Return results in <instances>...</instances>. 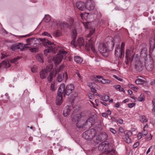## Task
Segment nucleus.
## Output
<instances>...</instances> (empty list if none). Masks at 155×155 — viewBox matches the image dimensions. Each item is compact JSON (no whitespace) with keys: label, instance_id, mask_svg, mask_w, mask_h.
Returning a JSON list of instances; mask_svg holds the SVG:
<instances>
[{"label":"nucleus","instance_id":"obj_1","mask_svg":"<svg viewBox=\"0 0 155 155\" xmlns=\"http://www.w3.org/2000/svg\"><path fill=\"white\" fill-rule=\"evenodd\" d=\"M81 115L80 114H76L72 118V120L74 124H76L77 127L79 128H82L83 129L89 128L93 125L94 122L93 118H90L88 119L85 122L81 120Z\"/></svg>","mask_w":155,"mask_h":155},{"label":"nucleus","instance_id":"obj_2","mask_svg":"<svg viewBox=\"0 0 155 155\" xmlns=\"http://www.w3.org/2000/svg\"><path fill=\"white\" fill-rule=\"evenodd\" d=\"M57 72V71L54 70H52V67L51 66H47L45 70H42L40 72V75L41 78L42 79L45 78L47 75H48L47 77V80L48 81L51 82L54 77H55Z\"/></svg>","mask_w":155,"mask_h":155},{"label":"nucleus","instance_id":"obj_3","mask_svg":"<svg viewBox=\"0 0 155 155\" xmlns=\"http://www.w3.org/2000/svg\"><path fill=\"white\" fill-rule=\"evenodd\" d=\"M95 31V29L94 28H92L89 31V34L86 35V38L90 37H91V38H90L89 39H88V38L87 39L88 40V41L87 42V43L85 45L86 48L87 50H89L90 49V46H91V50L94 53H96V51L95 50L94 46V39L92 38V36L94 35Z\"/></svg>","mask_w":155,"mask_h":155},{"label":"nucleus","instance_id":"obj_4","mask_svg":"<svg viewBox=\"0 0 155 155\" xmlns=\"http://www.w3.org/2000/svg\"><path fill=\"white\" fill-rule=\"evenodd\" d=\"M74 90V87L72 84H68L66 87L64 84H61L58 89V92L67 95H69L73 92Z\"/></svg>","mask_w":155,"mask_h":155},{"label":"nucleus","instance_id":"obj_5","mask_svg":"<svg viewBox=\"0 0 155 155\" xmlns=\"http://www.w3.org/2000/svg\"><path fill=\"white\" fill-rule=\"evenodd\" d=\"M39 41L42 42V45L48 48V52H50L55 51V45L53 42H51L45 38H39Z\"/></svg>","mask_w":155,"mask_h":155},{"label":"nucleus","instance_id":"obj_6","mask_svg":"<svg viewBox=\"0 0 155 155\" xmlns=\"http://www.w3.org/2000/svg\"><path fill=\"white\" fill-rule=\"evenodd\" d=\"M108 38H106L105 40L106 41L105 44L108 51H112L115 45V42L117 41L120 42V38L119 37H114L113 38L112 37H110L109 38V40L108 41Z\"/></svg>","mask_w":155,"mask_h":155},{"label":"nucleus","instance_id":"obj_7","mask_svg":"<svg viewBox=\"0 0 155 155\" xmlns=\"http://www.w3.org/2000/svg\"><path fill=\"white\" fill-rule=\"evenodd\" d=\"M124 47L125 43L124 42L121 43L120 47L119 45H116L115 52L116 57L121 58L124 56Z\"/></svg>","mask_w":155,"mask_h":155},{"label":"nucleus","instance_id":"obj_8","mask_svg":"<svg viewBox=\"0 0 155 155\" xmlns=\"http://www.w3.org/2000/svg\"><path fill=\"white\" fill-rule=\"evenodd\" d=\"M134 48L131 47L129 49H127L125 52V57L126 60L125 62L127 65L128 64L129 62H131L133 60V58L135 54L134 51Z\"/></svg>","mask_w":155,"mask_h":155},{"label":"nucleus","instance_id":"obj_9","mask_svg":"<svg viewBox=\"0 0 155 155\" xmlns=\"http://www.w3.org/2000/svg\"><path fill=\"white\" fill-rule=\"evenodd\" d=\"M96 134V130L92 128L84 133L82 134V137L86 140H90L95 137Z\"/></svg>","mask_w":155,"mask_h":155},{"label":"nucleus","instance_id":"obj_10","mask_svg":"<svg viewBox=\"0 0 155 155\" xmlns=\"http://www.w3.org/2000/svg\"><path fill=\"white\" fill-rule=\"evenodd\" d=\"M109 144L107 142H102L98 146V150L102 153L107 152L109 154L112 152L114 153V150L112 149L110 150L109 149Z\"/></svg>","mask_w":155,"mask_h":155},{"label":"nucleus","instance_id":"obj_11","mask_svg":"<svg viewBox=\"0 0 155 155\" xmlns=\"http://www.w3.org/2000/svg\"><path fill=\"white\" fill-rule=\"evenodd\" d=\"M34 39L35 38H28L26 39L27 44H26V45H31L32 44L34 43V46H32L33 47L29 48L30 51L32 52H36L38 50V49L37 48L35 47L37 46V44H35V45L36 46H35L34 42L35 41Z\"/></svg>","mask_w":155,"mask_h":155},{"label":"nucleus","instance_id":"obj_12","mask_svg":"<svg viewBox=\"0 0 155 155\" xmlns=\"http://www.w3.org/2000/svg\"><path fill=\"white\" fill-rule=\"evenodd\" d=\"M140 47L141 50L140 56L141 58H144L145 60L147 59V45L145 44H143L141 45Z\"/></svg>","mask_w":155,"mask_h":155},{"label":"nucleus","instance_id":"obj_13","mask_svg":"<svg viewBox=\"0 0 155 155\" xmlns=\"http://www.w3.org/2000/svg\"><path fill=\"white\" fill-rule=\"evenodd\" d=\"M98 50L101 54L104 56L107 57L108 56V52H109L105 44H100L98 47Z\"/></svg>","mask_w":155,"mask_h":155},{"label":"nucleus","instance_id":"obj_14","mask_svg":"<svg viewBox=\"0 0 155 155\" xmlns=\"http://www.w3.org/2000/svg\"><path fill=\"white\" fill-rule=\"evenodd\" d=\"M145 65L146 69L149 71H152L153 68V61L151 58L150 60H145Z\"/></svg>","mask_w":155,"mask_h":155},{"label":"nucleus","instance_id":"obj_15","mask_svg":"<svg viewBox=\"0 0 155 155\" xmlns=\"http://www.w3.org/2000/svg\"><path fill=\"white\" fill-rule=\"evenodd\" d=\"M150 48L149 52L152 54L153 50H155V36H154L151 40L150 41Z\"/></svg>","mask_w":155,"mask_h":155},{"label":"nucleus","instance_id":"obj_16","mask_svg":"<svg viewBox=\"0 0 155 155\" xmlns=\"http://www.w3.org/2000/svg\"><path fill=\"white\" fill-rule=\"evenodd\" d=\"M76 6L79 10H84L86 8L85 3L83 2H78L76 3Z\"/></svg>","mask_w":155,"mask_h":155},{"label":"nucleus","instance_id":"obj_17","mask_svg":"<svg viewBox=\"0 0 155 155\" xmlns=\"http://www.w3.org/2000/svg\"><path fill=\"white\" fill-rule=\"evenodd\" d=\"M135 68L136 70L139 71H141L143 69V65L140 61H136Z\"/></svg>","mask_w":155,"mask_h":155},{"label":"nucleus","instance_id":"obj_18","mask_svg":"<svg viewBox=\"0 0 155 155\" xmlns=\"http://www.w3.org/2000/svg\"><path fill=\"white\" fill-rule=\"evenodd\" d=\"M67 72L63 73V74H58L57 76V80L58 82H61L64 78H65L66 80L67 79Z\"/></svg>","mask_w":155,"mask_h":155},{"label":"nucleus","instance_id":"obj_19","mask_svg":"<svg viewBox=\"0 0 155 155\" xmlns=\"http://www.w3.org/2000/svg\"><path fill=\"white\" fill-rule=\"evenodd\" d=\"M62 93H59L58 92V95L59 97L58 98H57L56 99V103L57 105H60L62 102Z\"/></svg>","mask_w":155,"mask_h":155},{"label":"nucleus","instance_id":"obj_20","mask_svg":"<svg viewBox=\"0 0 155 155\" xmlns=\"http://www.w3.org/2000/svg\"><path fill=\"white\" fill-rule=\"evenodd\" d=\"M71 107L67 106H66L63 110V115L64 117H66L70 112Z\"/></svg>","mask_w":155,"mask_h":155},{"label":"nucleus","instance_id":"obj_21","mask_svg":"<svg viewBox=\"0 0 155 155\" xmlns=\"http://www.w3.org/2000/svg\"><path fill=\"white\" fill-rule=\"evenodd\" d=\"M63 56V55L58 54L55 57L53 58V60L57 63H60L62 60Z\"/></svg>","mask_w":155,"mask_h":155},{"label":"nucleus","instance_id":"obj_22","mask_svg":"<svg viewBox=\"0 0 155 155\" xmlns=\"http://www.w3.org/2000/svg\"><path fill=\"white\" fill-rule=\"evenodd\" d=\"M68 21H69V24L70 25V26H68V28H70L71 27L74 26L75 28H76V25L78 24V23L76 22L74 23V19L72 18H71L69 19Z\"/></svg>","mask_w":155,"mask_h":155},{"label":"nucleus","instance_id":"obj_23","mask_svg":"<svg viewBox=\"0 0 155 155\" xmlns=\"http://www.w3.org/2000/svg\"><path fill=\"white\" fill-rule=\"evenodd\" d=\"M77 36V33L76 32V31L75 29H74L72 31V37L73 39L71 41V44H74Z\"/></svg>","mask_w":155,"mask_h":155},{"label":"nucleus","instance_id":"obj_24","mask_svg":"<svg viewBox=\"0 0 155 155\" xmlns=\"http://www.w3.org/2000/svg\"><path fill=\"white\" fill-rule=\"evenodd\" d=\"M101 139V141H105L106 140L107 138V135L106 133H101L99 134Z\"/></svg>","mask_w":155,"mask_h":155},{"label":"nucleus","instance_id":"obj_25","mask_svg":"<svg viewBox=\"0 0 155 155\" xmlns=\"http://www.w3.org/2000/svg\"><path fill=\"white\" fill-rule=\"evenodd\" d=\"M74 61L78 63H81L83 61L82 58L78 56H75L74 58Z\"/></svg>","mask_w":155,"mask_h":155},{"label":"nucleus","instance_id":"obj_26","mask_svg":"<svg viewBox=\"0 0 155 155\" xmlns=\"http://www.w3.org/2000/svg\"><path fill=\"white\" fill-rule=\"evenodd\" d=\"M10 66V64L9 63H8L6 61H3L0 64V67H9Z\"/></svg>","mask_w":155,"mask_h":155},{"label":"nucleus","instance_id":"obj_27","mask_svg":"<svg viewBox=\"0 0 155 155\" xmlns=\"http://www.w3.org/2000/svg\"><path fill=\"white\" fill-rule=\"evenodd\" d=\"M18 47V49H19L21 51L23 50L25 48V45L20 43H17Z\"/></svg>","mask_w":155,"mask_h":155},{"label":"nucleus","instance_id":"obj_28","mask_svg":"<svg viewBox=\"0 0 155 155\" xmlns=\"http://www.w3.org/2000/svg\"><path fill=\"white\" fill-rule=\"evenodd\" d=\"M61 35V32L59 30H57V31H54L53 34V36L55 37H59Z\"/></svg>","mask_w":155,"mask_h":155},{"label":"nucleus","instance_id":"obj_29","mask_svg":"<svg viewBox=\"0 0 155 155\" xmlns=\"http://www.w3.org/2000/svg\"><path fill=\"white\" fill-rule=\"evenodd\" d=\"M51 19L50 16L48 15H45L43 21L46 22H48Z\"/></svg>","mask_w":155,"mask_h":155},{"label":"nucleus","instance_id":"obj_30","mask_svg":"<svg viewBox=\"0 0 155 155\" xmlns=\"http://www.w3.org/2000/svg\"><path fill=\"white\" fill-rule=\"evenodd\" d=\"M78 42L80 46H83L84 45V41L83 39L80 38L78 40Z\"/></svg>","mask_w":155,"mask_h":155},{"label":"nucleus","instance_id":"obj_31","mask_svg":"<svg viewBox=\"0 0 155 155\" xmlns=\"http://www.w3.org/2000/svg\"><path fill=\"white\" fill-rule=\"evenodd\" d=\"M124 134H125V137H130L131 136L132 134V133L128 131H125L124 132Z\"/></svg>","mask_w":155,"mask_h":155},{"label":"nucleus","instance_id":"obj_32","mask_svg":"<svg viewBox=\"0 0 155 155\" xmlns=\"http://www.w3.org/2000/svg\"><path fill=\"white\" fill-rule=\"evenodd\" d=\"M109 96L107 95H104L101 97V100L103 101H107L109 100Z\"/></svg>","mask_w":155,"mask_h":155},{"label":"nucleus","instance_id":"obj_33","mask_svg":"<svg viewBox=\"0 0 155 155\" xmlns=\"http://www.w3.org/2000/svg\"><path fill=\"white\" fill-rule=\"evenodd\" d=\"M99 134L96 137V139H94V141L96 143H98L101 141V139Z\"/></svg>","mask_w":155,"mask_h":155},{"label":"nucleus","instance_id":"obj_34","mask_svg":"<svg viewBox=\"0 0 155 155\" xmlns=\"http://www.w3.org/2000/svg\"><path fill=\"white\" fill-rule=\"evenodd\" d=\"M100 81L103 84H105L109 83L111 82V81L110 80L104 79L103 78L102 79L100 80Z\"/></svg>","mask_w":155,"mask_h":155},{"label":"nucleus","instance_id":"obj_35","mask_svg":"<svg viewBox=\"0 0 155 155\" xmlns=\"http://www.w3.org/2000/svg\"><path fill=\"white\" fill-rule=\"evenodd\" d=\"M10 48L13 51H15L16 50L18 49V47L17 43L11 46Z\"/></svg>","mask_w":155,"mask_h":155},{"label":"nucleus","instance_id":"obj_36","mask_svg":"<svg viewBox=\"0 0 155 155\" xmlns=\"http://www.w3.org/2000/svg\"><path fill=\"white\" fill-rule=\"evenodd\" d=\"M140 118V120L141 121L144 122H146L147 121V120L145 116L142 115L141 116Z\"/></svg>","mask_w":155,"mask_h":155},{"label":"nucleus","instance_id":"obj_37","mask_svg":"<svg viewBox=\"0 0 155 155\" xmlns=\"http://www.w3.org/2000/svg\"><path fill=\"white\" fill-rule=\"evenodd\" d=\"M135 82L137 84H142L143 82L141 79H138L136 80Z\"/></svg>","mask_w":155,"mask_h":155},{"label":"nucleus","instance_id":"obj_38","mask_svg":"<svg viewBox=\"0 0 155 155\" xmlns=\"http://www.w3.org/2000/svg\"><path fill=\"white\" fill-rule=\"evenodd\" d=\"M152 103L153 106V108L152 110V112L153 113V112H154V113L155 114V99L153 100L152 101Z\"/></svg>","mask_w":155,"mask_h":155},{"label":"nucleus","instance_id":"obj_39","mask_svg":"<svg viewBox=\"0 0 155 155\" xmlns=\"http://www.w3.org/2000/svg\"><path fill=\"white\" fill-rule=\"evenodd\" d=\"M42 35H45V36H48V37H49L51 38H52V36L50 34H49L48 33V32H47L46 31H45L43 33H42Z\"/></svg>","mask_w":155,"mask_h":155},{"label":"nucleus","instance_id":"obj_40","mask_svg":"<svg viewBox=\"0 0 155 155\" xmlns=\"http://www.w3.org/2000/svg\"><path fill=\"white\" fill-rule=\"evenodd\" d=\"M125 141L127 143H130L131 142V140L129 137H125L124 138Z\"/></svg>","mask_w":155,"mask_h":155},{"label":"nucleus","instance_id":"obj_41","mask_svg":"<svg viewBox=\"0 0 155 155\" xmlns=\"http://www.w3.org/2000/svg\"><path fill=\"white\" fill-rule=\"evenodd\" d=\"M89 23L88 22H87L86 23L83 22V25L86 29H88L89 26Z\"/></svg>","mask_w":155,"mask_h":155},{"label":"nucleus","instance_id":"obj_42","mask_svg":"<svg viewBox=\"0 0 155 155\" xmlns=\"http://www.w3.org/2000/svg\"><path fill=\"white\" fill-rule=\"evenodd\" d=\"M75 73L76 74H77V75L79 77V78H80V79H81V76L80 75L79 71L78 70H76L75 71Z\"/></svg>","mask_w":155,"mask_h":155},{"label":"nucleus","instance_id":"obj_43","mask_svg":"<svg viewBox=\"0 0 155 155\" xmlns=\"http://www.w3.org/2000/svg\"><path fill=\"white\" fill-rule=\"evenodd\" d=\"M51 90L52 91H55L54 84V83H52L50 86Z\"/></svg>","mask_w":155,"mask_h":155},{"label":"nucleus","instance_id":"obj_44","mask_svg":"<svg viewBox=\"0 0 155 155\" xmlns=\"http://www.w3.org/2000/svg\"><path fill=\"white\" fill-rule=\"evenodd\" d=\"M135 103H130L128 104V106L129 107L132 108L135 105Z\"/></svg>","mask_w":155,"mask_h":155},{"label":"nucleus","instance_id":"obj_45","mask_svg":"<svg viewBox=\"0 0 155 155\" xmlns=\"http://www.w3.org/2000/svg\"><path fill=\"white\" fill-rule=\"evenodd\" d=\"M113 77L114 78H115L117 79V80H118L119 81H123V79L120 78V77H118L116 75H113Z\"/></svg>","mask_w":155,"mask_h":155},{"label":"nucleus","instance_id":"obj_46","mask_svg":"<svg viewBox=\"0 0 155 155\" xmlns=\"http://www.w3.org/2000/svg\"><path fill=\"white\" fill-rule=\"evenodd\" d=\"M110 131L112 133L115 134L116 133V131L114 128H110Z\"/></svg>","mask_w":155,"mask_h":155},{"label":"nucleus","instance_id":"obj_47","mask_svg":"<svg viewBox=\"0 0 155 155\" xmlns=\"http://www.w3.org/2000/svg\"><path fill=\"white\" fill-rule=\"evenodd\" d=\"M37 58L39 61H40L41 63H43V62L44 61L43 60L40 56H38L37 57Z\"/></svg>","mask_w":155,"mask_h":155},{"label":"nucleus","instance_id":"obj_48","mask_svg":"<svg viewBox=\"0 0 155 155\" xmlns=\"http://www.w3.org/2000/svg\"><path fill=\"white\" fill-rule=\"evenodd\" d=\"M139 143L138 142H137L134 144L133 146V148H136L137 147V146L139 145Z\"/></svg>","mask_w":155,"mask_h":155},{"label":"nucleus","instance_id":"obj_49","mask_svg":"<svg viewBox=\"0 0 155 155\" xmlns=\"http://www.w3.org/2000/svg\"><path fill=\"white\" fill-rule=\"evenodd\" d=\"M143 100V96L141 95L138 97V100L140 101H142Z\"/></svg>","mask_w":155,"mask_h":155},{"label":"nucleus","instance_id":"obj_50","mask_svg":"<svg viewBox=\"0 0 155 155\" xmlns=\"http://www.w3.org/2000/svg\"><path fill=\"white\" fill-rule=\"evenodd\" d=\"M142 135L143 136H143H145L147 134V131L145 130H143V131L142 132Z\"/></svg>","mask_w":155,"mask_h":155},{"label":"nucleus","instance_id":"obj_51","mask_svg":"<svg viewBox=\"0 0 155 155\" xmlns=\"http://www.w3.org/2000/svg\"><path fill=\"white\" fill-rule=\"evenodd\" d=\"M142 137H143L142 134L141 133H139L137 135V137L138 139H140Z\"/></svg>","mask_w":155,"mask_h":155},{"label":"nucleus","instance_id":"obj_52","mask_svg":"<svg viewBox=\"0 0 155 155\" xmlns=\"http://www.w3.org/2000/svg\"><path fill=\"white\" fill-rule=\"evenodd\" d=\"M88 96H89V98L90 99H94V96L93 94L90 93L89 94Z\"/></svg>","mask_w":155,"mask_h":155},{"label":"nucleus","instance_id":"obj_53","mask_svg":"<svg viewBox=\"0 0 155 155\" xmlns=\"http://www.w3.org/2000/svg\"><path fill=\"white\" fill-rule=\"evenodd\" d=\"M91 91L92 92H93L94 93H96L97 92V91L95 90V89L93 87V86L92 87H91Z\"/></svg>","mask_w":155,"mask_h":155},{"label":"nucleus","instance_id":"obj_54","mask_svg":"<svg viewBox=\"0 0 155 155\" xmlns=\"http://www.w3.org/2000/svg\"><path fill=\"white\" fill-rule=\"evenodd\" d=\"M37 70V68L36 67L32 68H31V71L33 73L35 72Z\"/></svg>","mask_w":155,"mask_h":155},{"label":"nucleus","instance_id":"obj_55","mask_svg":"<svg viewBox=\"0 0 155 155\" xmlns=\"http://www.w3.org/2000/svg\"><path fill=\"white\" fill-rule=\"evenodd\" d=\"M59 53L58 54L59 55H62L63 54H66V52L64 51H59Z\"/></svg>","mask_w":155,"mask_h":155},{"label":"nucleus","instance_id":"obj_56","mask_svg":"<svg viewBox=\"0 0 155 155\" xmlns=\"http://www.w3.org/2000/svg\"><path fill=\"white\" fill-rule=\"evenodd\" d=\"M102 116L103 117H104L107 118L108 117V115L106 113H102Z\"/></svg>","mask_w":155,"mask_h":155},{"label":"nucleus","instance_id":"obj_57","mask_svg":"<svg viewBox=\"0 0 155 155\" xmlns=\"http://www.w3.org/2000/svg\"><path fill=\"white\" fill-rule=\"evenodd\" d=\"M119 130L120 132L121 133H123L124 132V130L121 127H120L119 128Z\"/></svg>","mask_w":155,"mask_h":155},{"label":"nucleus","instance_id":"obj_58","mask_svg":"<svg viewBox=\"0 0 155 155\" xmlns=\"http://www.w3.org/2000/svg\"><path fill=\"white\" fill-rule=\"evenodd\" d=\"M95 8V4L94 2H92V6L91 7L90 10H94Z\"/></svg>","mask_w":155,"mask_h":155},{"label":"nucleus","instance_id":"obj_59","mask_svg":"<svg viewBox=\"0 0 155 155\" xmlns=\"http://www.w3.org/2000/svg\"><path fill=\"white\" fill-rule=\"evenodd\" d=\"M114 87L115 88L117 89H119L120 87V86L119 85H116L114 86Z\"/></svg>","mask_w":155,"mask_h":155},{"label":"nucleus","instance_id":"obj_60","mask_svg":"<svg viewBox=\"0 0 155 155\" xmlns=\"http://www.w3.org/2000/svg\"><path fill=\"white\" fill-rule=\"evenodd\" d=\"M117 122L120 124H121L123 123V120L122 119H119L117 120Z\"/></svg>","mask_w":155,"mask_h":155},{"label":"nucleus","instance_id":"obj_61","mask_svg":"<svg viewBox=\"0 0 155 155\" xmlns=\"http://www.w3.org/2000/svg\"><path fill=\"white\" fill-rule=\"evenodd\" d=\"M129 87L131 88L135 89V87L132 84H129Z\"/></svg>","mask_w":155,"mask_h":155},{"label":"nucleus","instance_id":"obj_62","mask_svg":"<svg viewBox=\"0 0 155 155\" xmlns=\"http://www.w3.org/2000/svg\"><path fill=\"white\" fill-rule=\"evenodd\" d=\"M17 61V59L15 58L11 60V62L12 63H15Z\"/></svg>","mask_w":155,"mask_h":155},{"label":"nucleus","instance_id":"obj_63","mask_svg":"<svg viewBox=\"0 0 155 155\" xmlns=\"http://www.w3.org/2000/svg\"><path fill=\"white\" fill-rule=\"evenodd\" d=\"M2 56L1 57V58L2 59L5 58V57H7V55L5 54H2Z\"/></svg>","mask_w":155,"mask_h":155},{"label":"nucleus","instance_id":"obj_64","mask_svg":"<svg viewBox=\"0 0 155 155\" xmlns=\"http://www.w3.org/2000/svg\"><path fill=\"white\" fill-rule=\"evenodd\" d=\"M107 114H108V115H110L111 114V111L109 110H107Z\"/></svg>","mask_w":155,"mask_h":155}]
</instances>
